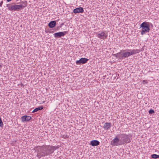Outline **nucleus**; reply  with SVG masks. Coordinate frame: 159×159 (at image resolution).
Instances as JSON below:
<instances>
[{"mask_svg": "<svg viewBox=\"0 0 159 159\" xmlns=\"http://www.w3.org/2000/svg\"><path fill=\"white\" fill-rule=\"evenodd\" d=\"M31 117L30 116H24L22 117L21 119L23 121H28L30 120Z\"/></svg>", "mask_w": 159, "mask_h": 159, "instance_id": "nucleus-13", "label": "nucleus"}, {"mask_svg": "<svg viewBox=\"0 0 159 159\" xmlns=\"http://www.w3.org/2000/svg\"><path fill=\"white\" fill-rule=\"evenodd\" d=\"M140 27L142 28L141 31V34L143 35L146 33L150 31L149 23L147 22H144L142 23L140 25Z\"/></svg>", "mask_w": 159, "mask_h": 159, "instance_id": "nucleus-3", "label": "nucleus"}, {"mask_svg": "<svg viewBox=\"0 0 159 159\" xmlns=\"http://www.w3.org/2000/svg\"><path fill=\"white\" fill-rule=\"evenodd\" d=\"M97 37L101 39H104L107 38V35L103 32H101L97 34Z\"/></svg>", "mask_w": 159, "mask_h": 159, "instance_id": "nucleus-8", "label": "nucleus"}, {"mask_svg": "<svg viewBox=\"0 0 159 159\" xmlns=\"http://www.w3.org/2000/svg\"><path fill=\"white\" fill-rule=\"evenodd\" d=\"M2 66H1V65L0 64V68H2Z\"/></svg>", "mask_w": 159, "mask_h": 159, "instance_id": "nucleus-25", "label": "nucleus"}, {"mask_svg": "<svg viewBox=\"0 0 159 159\" xmlns=\"http://www.w3.org/2000/svg\"><path fill=\"white\" fill-rule=\"evenodd\" d=\"M112 140L111 141V145L112 146H117L124 144L125 143H128L131 141L130 140Z\"/></svg>", "mask_w": 159, "mask_h": 159, "instance_id": "nucleus-4", "label": "nucleus"}, {"mask_svg": "<svg viewBox=\"0 0 159 159\" xmlns=\"http://www.w3.org/2000/svg\"><path fill=\"white\" fill-rule=\"evenodd\" d=\"M56 25V22L55 21H52L50 22L48 25V26L50 28L54 27Z\"/></svg>", "mask_w": 159, "mask_h": 159, "instance_id": "nucleus-14", "label": "nucleus"}, {"mask_svg": "<svg viewBox=\"0 0 159 159\" xmlns=\"http://www.w3.org/2000/svg\"><path fill=\"white\" fill-rule=\"evenodd\" d=\"M143 83L144 84L145 83H146V84H147L148 83V82L146 80H143Z\"/></svg>", "mask_w": 159, "mask_h": 159, "instance_id": "nucleus-21", "label": "nucleus"}, {"mask_svg": "<svg viewBox=\"0 0 159 159\" xmlns=\"http://www.w3.org/2000/svg\"><path fill=\"white\" fill-rule=\"evenodd\" d=\"M100 142L96 140H93L91 141L89 144L93 146H97L99 144Z\"/></svg>", "mask_w": 159, "mask_h": 159, "instance_id": "nucleus-10", "label": "nucleus"}, {"mask_svg": "<svg viewBox=\"0 0 159 159\" xmlns=\"http://www.w3.org/2000/svg\"><path fill=\"white\" fill-rule=\"evenodd\" d=\"M7 7L8 8V9L10 10H12V9L11 8V5H10V4H7Z\"/></svg>", "mask_w": 159, "mask_h": 159, "instance_id": "nucleus-18", "label": "nucleus"}, {"mask_svg": "<svg viewBox=\"0 0 159 159\" xmlns=\"http://www.w3.org/2000/svg\"><path fill=\"white\" fill-rule=\"evenodd\" d=\"M58 148L56 146L43 145L37 146L35 149L37 153V157L40 159L53 153Z\"/></svg>", "mask_w": 159, "mask_h": 159, "instance_id": "nucleus-1", "label": "nucleus"}, {"mask_svg": "<svg viewBox=\"0 0 159 159\" xmlns=\"http://www.w3.org/2000/svg\"><path fill=\"white\" fill-rule=\"evenodd\" d=\"M151 156L152 158L154 159H157L158 158H159V155H157V154H152Z\"/></svg>", "mask_w": 159, "mask_h": 159, "instance_id": "nucleus-16", "label": "nucleus"}, {"mask_svg": "<svg viewBox=\"0 0 159 159\" xmlns=\"http://www.w3.org/2000/svg\"><path fill=\"white\" fill-rule=\"evenodd\" d=\"M43 107H42V106L39 107H37V108H35L32 111V112L34 113V112H37V111H38L39 110H41L43 109Z\"/></svg>", "mask_w": 159, "mask_h": 159, "instance_id": "nucleus-15", "label": "nucleus"}, {"mask_svg": "<svg viewBox=\"0 0 159 159\" xmlns=\"http://www.w3.org/2000/svg\"><path fill=\"white\" fill-rule=\"evenodd\" d=\"M3 123L2 122V120H0V126L1 127H3Z\"/></svg>", "mask_w": 159, "mask_h": 159, "instance_id": "nucleus-19", "label": "nucleus"}, {"mask_svg": "<svg viewBox=\"0 0 159 159\" xmlns=\"http://www.w3.org/2000/svg\"><path fill=\"white\" fill-rule=\"evenodd\" d=\"M120 138H124L123 139H129V136L125 134H118L114 139H119Z\"/></svg>", "mask_w": 159, "mask_h": 159, "instance_id": "nucleus-5", "label": "nucleus"}, {"mask_svg": "<svg viewBox=\"0 0 159 159\" xmlns=\"http://www.w3.org/2000/svg\"><path fill=\"white\" fill-rule=\"evenodd\" d=\"M73 12L75 13H82L84 12V10L82 7H80L74 9Z\"/></svg>", "mask_w": 159, "mask_h": 159, "instance_id": "nucleus-11", "label": "nucleus"}, {"mask_svg": "<svg viewBox=\"0 0 159 159\" xmlns=\"http://www.w3.org/2000/svg\"><path fill=\"white\" fill-rule=\"evenodd\" d=\"M88 61V59L85 58H82L79 60L76 61V63L77 65H79L81 63L85 64Z\"/></svg>", "mask_w": 159, "mask_h": 159, "instance_id": "nucleus-7", "label": "nucleus"}, {"mask_svg": "<svg viewBox=\"0 0 159 159\" xmlns=\"http://www.w3.org/2000/svg\"><path fill=\"white\" fill-rule=\"evenodd\" d=\"M11 0H7V1L8 2H10L11 1Z\"/></svg>", "mask_w": 159, "mask_h": 159, "instance_id": "nucleus-24", "label": "nucleus"}, {"mask_svg": "<svg viewBox=\"0 0 159 159\" xmlns=\"http://www.w3.org/2000/svg\"><path fill=\"white\" fill-rule=\"evenodd\" d=\"M24 5H11V8L12 9V10H19L22 9Z\"/></svg>", "mask_w": 159, "mask_h": 159, "instance_id": "nucleus-6", "label": "nucleus"}, {"mask_svg": "<svg viewBox=\"0 0 159 159\" xmlns=\"http://www.w3.org/2000/svg\"><path fill=\"white\" fill-rule=\"evenodd\" d=\"M66 33V32L64 31L63 32H59L58 33H56L54 34V36L55 38H60L61 36H64L65 34Z\"/></svg>", "mask_w": 159, "mask_h": 159, "instance_id": "nucleus-9", "label": "nucleus"}, {"mask_svg": "<svg viewBox=\"0 0 159 159\" xmlns=\"http://www.w3.org/2000/svg\"><path fill=\"white\" fill-rule=\"evenodd\" d=\"M138 52V50L126 49L121 50L120 52L113 54V55L116 58L122 60Z\"/></svg>", "mask_w": 159, "mask_h": 159, "instance_id": "nucleus-2", "label": "nucleus"}, {"mask_svg": "<svg viewBox=\"0 0 159 159\" xmlns=\"http://www.w3.org/2000/svg\"><path fill=\"white\" fill-rule=\"evenodd\" d=\"M154 112V111L153 110H152V109L150 110L149 111V113L150 114H152Z\"/></svg>", "mask_w": 159, "mask_h": 159, "instance_id": "nucleus-20", "label": "nucleus"}, {"mask_svg": "<svg viewBox=\"0 0 159 159\" xmlns=\"http://www.w3.org/2000/svg\"><path fill=\"white\" fill-rule=\"evenodd\" d=\"M111 126V123L106 122L103 126V128L105 130H108L110 129Z\"/></svg>", "mask_w": 159, "mask_h": 159, "instance_id": "nucleus-12", "label": "nucleus"}, {"mask_svg": "<svg viewBox=\"0 0 159 159\" xmlns=\"http://www.w3.org/2000/svg\"><path fill=\"white\" fill-rule=\"evenodd\" d=\"M3 3V1H2L0 3V6L1 7H2Z\"/></svg>", "mask_w": 159, "mask_h": 159, "instance_id": "nucleus-23", "label": "nucleus"}, {"mask_svg": "<svg viewBox=\"0 0 159 159\" xmlns=\"http://www.w3.org/2000/svg\"><path fill=\"white\" fill-rule=\"evenodd\" d=\"M16 142V140H15L14 141H13L12 143H11V144L13 145H14L15 143Z\"/></svg>", "mask_w": 159, "mask_h": 159, "instance_id": "nucleus-22", "label": "nucleus"}, {"mask_svg": "<svg viewBox=\"0 0 159 159\" xmlns=\"http://www.w3.org/2000/svg\"><path fill=\"white\" fill-rule=\"evenodd\" d=\"M61 137L63 139L69 138V136H68L66 134H61Z\"/></svg>", "mask_w": 159, "mask_h": 159, "instance_id": "nucleus-17", "label": "nucleus"}]
</instances>
